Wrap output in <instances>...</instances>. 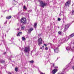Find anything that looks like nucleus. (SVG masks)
<instances>
[{
	"label": "nucleus",
	"mask_w": 74,
	"mask_h": 74,
	"mask_svg": "<svg viewBox=\"0 0 74 74\" xmlns=\"http://www.w3.org/2000/svg\"><path fill=\"white\" fill-rule=\"evenodd\" d=\"M21 22L23 24H25L26 23V18H23L21 20Z\"/></svg>",
	"instance_id": "3"
},
{
	"label": "nucleus",
	"mask_w": 74,
	"mask_h": 74,
	"mask_svg": "<svg viewBox=\"0 0 74 74\" xmlns=\"http://www.w3.org/2000/svg\"><path fill=\"white\" fill-rule=\"evenodd\" d=\"M48 48L47 47H46L45 48V50H46V51H47V50H48Z\"/></svg>",
	"instance_id": "22"
},
{
	"label": "nucleus",
	"mask_w": 74,
	"mask_h": 74,
	"mask_svg": "<svg viewBox=\"0 0 74 74\" xmlns=\"http://www.w3.org/2000/svg\"><path fill=\"white\" fill-rule=\"evenodd\" d=\"M42 48H44V46H42Z\"/></svg>",
	"instance_id": "36"
},
{
	"label": "nucleus",
	"mask_w": 74,
	"mask_h": 74,
	"mask_svg": "<svg viewBox=\"0 0 74 74\" xmlns=\"http://www.w3.org/2000/svg\"><path fill=\"white\" fill-rule=\"evenodd\" d=\"M17 29L18 30H19V28H18Z\"/></svg>",
	"instance_id": "39"
},
{
	"label": "nucleus",
	"mask_w": 74,
	"mask_h": 74,
	"mask_svg": "<svg viewBox=\"0 0 74 74\" xmlns=\"http://www.w3.org/2000/svg\"><path fill=\"white\" fill-rule=\"evenodd\" d=\"M74 49V47H73V49L71 48V47L69 46L68 47H66V50H67V51H73V50Z\"/></svg>",
	"instance_id": "4"
},
{
	"label": "nucleus",
	"mask_w": 74,
	"mask_h": 74,
	"mask_svg": "<svg viewBox=\"0 0 74 74\" xmlns=\"http://www.w3.org/2000/svg\"><path fill=\"white\" fill-rule=\"evenodd\" d=\"M22 40H23V41H25L26 40V38H24V37H22Z\"/></svg>",
	"instance_id": "17"
},
{
	"label": "nucleus",
	"mask_w": 74,
	"mask_h": 74,
	"mask_svg": "<svg viewBox=\"0 0 74 74\" xmlns=\"http://www.w3.org/2000/svg\"><path fill=\"white\" fill-rule=\"evenodd\" d=\"M22 32H18V34L17 35V36H20V35H21V34H22Z\"/></svg>",
	"instance_id": "13"
},
{
	"label": "nucleus",
	"mask_w": 74,
	"mask_h": 74,
	"mask_svg": "<svg viewBox=\"0 0 74 74\" xmlns=\"http://www.w3.org/2000/svg\"><path fill=\"white\" fill-rule=\"evenodd\" d=\"M40 74H45V73H42V72L40 73Z\"/></svg>",
	"instance_id": "29"
},
{
	"label": "nucleus",
	"mask_w": 74,
	"mask_h": 74,
	"mask_svg": "<svg viewBox=\"0 0 74 74\" xmlns=\"http://www.w3.org/2000/svg\"><path fill=\"white\" fill-rule=\"evenodd\" d=\"M70 24H68L67 25H66L65 26V29H64V31H66L67 29H68V28L69 27Z\"/></svg>",
	"instance_id": "7"
},
{
	"label": "nucleus",
	"mask_w": 74,
	"mask_h": 74,
	"mask_svg": "<svg viewBox=\"0 0 74 74\" xmlns=\"http://www.w3.org/2000/svg\"><path fill=\"white\" fill-rule=\"evenodd\" d=\"M25 26L24 25H22L21 27V29L22 30H23L25 29Z\"/></svg>",
	"instance_id": "10"
},
{
	"label": "nucleus",
	"mask_w": 74,
	"mask_h": 74,
	"mask_svg": "<svg viewBox=\"0 0 74 74\" xmlns=\"http://www.w3.org/2000/svg\"><path fill=\"white\" fill-rule=\"evenodd\" d=\"M58 21H60L61 20V19L60 18H58Z\"/></svg>",
	"instance_id": "24"
},
{
	"label": "nucleus",
	"mask_w": 74,
	"mask_h": 74,
	"mask_svg": "<svg viewBox=\"0 0 74 74\" xmlns=\"http://www.w3.org/2000/svg\"><path fill=\"white\" fill-rule=\"evenodd\" d=\"M8 31L7 32L8 33Z\"/></svg>",
	"instance_id": "43"
},
{
	"label": "nucleus",
	"mask_w": 74,
	"mask_h": 74,
	"mask_svg": "<svg viewBox=\"0 0 74 74\" xmlns=\"http://www.w3.org/2000/svg\"><path fill=\"white\" fill-rule=\"evenodd\" d=\"M30 62L31 63H34V61H30Z\"/></svg>",
	"instance_id": "20"
},
{
	"label": "nucleus",
	"mask_w": 74,
	"mask_h": 74,
	"mask_svg": "<svg viewBox=\"0 0 74 74\" xmlns=\"http://www.w3.org/2000/svg\"><path fill=\"white\" fill-rule=\"evenodd\" d=\"M8 74H12V73H11V72H8Z\"/></svg>",
	"instance_id": "27"
},
{
	"label": "nucleus",
	"mask_w": 74,
	"mask_h": 74,
	"mask_svg": "<svg viewBox=\"0 0 74 74\" xmlns=\"http://www.w3.org/2000/svg\"><path fill=\"white\" fill-rule=\"evenodd\" d=\"M54 66H55V64H53V67Z\"/></svg>",
	"instance_id": "31"
},
{
	"label": "nucleus",
	"mask_w": 74,
	"mask_h": 74,
	"mask_svg": "<svg viewBox=\"0 0 74 74\" xmlns=\"http://www.w3.org/2000/svg\"><path fill=\"white\" fill-rule=\"evenodd\" d=\"M11 16H7L6 17V19H11Z\"/></svg>",
	"instance_id": "14"
},
{
	"label": "nucleus",
	"mask_w": 74,
	"mask_h": 74,
	"mask_svg": "<svg viewBox=\"0 0 74 74\" xmlns=\"http://www.w3.org/2000/svg\"><path fill=\"white\" fill-rule=\"evenodd\" d=\"M38 1L40 2V7H42L43 8H44V7L47 5V3L41 1V0H38Z\"/></svg>",
	"instance_id": "2"
},
{
	"label": "nucleus",
	"mask_w": 74,
	"mask_h": 74,
	"mask_svg": "<svg viewBox=\"0 0 74 74\" xmlns=\"http://www.w3.org/2000/svg\"><path fill=\"white\" fill-rule=\"evenodd\" d=\"M40 49H42V47H40Z\"/></svg>",
	"instance_id": "42"
},
{
	"label": "nucleus",
	"mask_w": 74,
	"mask_h": 74,
	"mask_svg": "<svg viewBox=\"0 0 74 74\" xmlns=\"http://www.w3.org/2000/svg\"><path fill=\"white\" fill-rule=\"evenodd\" d=\"M15 71H16V72L18 71V68H15Z\"/></svg>",
	"instance_id": "19"
},
{
	"label": "nucleus",
	"mask_w": 74,
	"mask_h": 74,
	"mask_svg": "<svg viewBox=\"0 0 74 74\" xmlns=\"http://www.w3.org/2000/svg\"><path fill=\"white\" fill-rule=\"evenodd\" d=\"M12 39H13V40H14V38H12Z\"/></svg>",
	"instance_id": "45"
},
{
	"label": "nucleus",
	"mask_w": 74,
	"mask_h": 74,
	"mask_svg": "<svg viewBox=\"0 0 74 74\" xmlns=\"http://www.w3.org/2000/svg\"><path fill=\"white\" fill-rule=\"evenodd\" d=\"M65 69H64V70H65Z\"/></svg>",
	"instance_id": "46"
},
{
	"label": "nucleus",
	"mask_w": 74,
	"mask_h": 74,
	"mask_svg": "<svg viewBox=\"0 0 74 74\" xmlns=\"http://www.w3.org/2000/svg\"><path fill=\"white\" fill-rule=\"evenodd\" d=\"M56 40L54 39L53 40V42H56Z\"/></svg>",
	"instance_id": "25"
},
{
	"label": "nucleus",
	"mask_w": 74,
	"mask_h": 74,
	"mask_svg": "<svg viewBox=\"0 0 74 74\" xmlns=\"http://www.w3.org/2000/svg\"><path fill=\"white\" fill-rule=\"evenodd\" d=\"M71 13V14L72 15H74V10H72Z\"/></svg>",
	"instance_id": "15"
},
{
	"label": "nucleus",
	"mask_w": 74,
	"mask_h": 74,
	"mask_svg": "<svg viewBox=\"0 0 74 74\" xmlns=\"http://www.w3.org/2000/svg\"><path fill=\"white\" fill-rule=\"evenodd\" d=\"M74 36V33L69 36V37L71 38Z\"/></svg>",
	"instance_id": "12"
},
{
	"label": "nucleus",
	"mask_w": 74,
	"mask_h": 74,
	"mask_svg": "<svg viewBox=\"0 0 74 74\" xmlns=\"http://www.w3.org/2000/svg\"><path fill=\"white\" fill-rule=\"evenodd\" d=\"M58 69H54L52 71V73L53 74H55L57 71H58Z\"/></svg>",
	"instance_id": "8"
},
{
	"label": "nucleus",
	"mask_w": 74,
	"mask_h": 74,
	"mask_svg": "<svg viewBox=\"0 0 74 74\" xmlns=\"http://www.w3.org/2000/svg\"><path fill=\"white\" fill-rule=\"evenodd\" d=\"M14 2H15V0H14Z\"/></svg>",
	"instance_id": "41"
},
{
	"label": "nucleus",
	"mask_w": 74,
	"mask_h": 74,
	"mask_svg": "<svg viewBox=\"0 0 74 74\" xmlns=\"http://www.w3.org/2000/svg\"><path fill=\"white\" fill-rule=\"evenodd\" d=\"M70 3H71V2L70 1H68L65 3L66 6V7H69V5H70L71 4Z\"/></svg>",
	"instance_id": "6"
},
{
	"label": "nucleus",
	"mask_w": 74,
	"mask_h": 74,
	"mask_svg": "<svg viewBox=\"0 0 74 74\" xmlns=\"http://www.w3.org/2000/svg\"><path fill=\"white\" fill-rule=\"evenodd\" d=\"M23 8L25 10H27V8H26V6H24Z\"/></svg>",
	"instance_id": "21"
},
{
	"label": "nucleus",
	"mask_w": 74,
	"mask_h": 74,
	"mask_svg": "<svg viewBox=\"0 0 74 74\" xmlns=\"http://www.w3.org/2000/svg\"><path fill=\"white\" fill-rule=\"evenodd\" d=\"M63 16L64 17V15H63Z\"/></svg>",
	"instance_id": "40"
},
{
	"label": "nucleus",
	"mask_w": 74,
	"mask_h": 74,
	"mask_svg": "<svg viewBox=\"0 0 74 74\" xmlns=\"http://www.w3.org/2000/svg\"><path fill=\"white\" fill-rule=\"evenodd\" d=\"M37 23H35L34 24V27H35V28L36 29V28L37 27Z\"/></svg>",
	"instance_id": "16"
},
{
	"label": "nucleus",
	"mask_w": 74,
	"mask_h": 74,
	"mask_svg": "<svg viewBox=\"0 0 74 74\" xmlns=\"http://www.w3.org/2000/svg\"><path fill=\"white\" fill-rule=\"evenodd\" d=\"M58 66H55V67H54V68L55 69H57V68H58Z\"/></svg>",
	"instance_id": "28"
},
{
	"label": "nucleus",
	"mask_w": 74,
	"mask_h": 74,
	"mask_svg": "<svg viewBox=\"0 0 74 74\" xmlns=\"http://www.w3.org/2000/svg\"><path fill=\"white\" fill-rule=\"evenodd\" d=\"M4 24H7V21H6L5 22V23H4Z\"/></svg>",
	"instance_id": "30"
},
{
	"label": "nucleus",
	"mask_w": 74,
	"mask_h": 74,
	"mask_svg": "<svg viewBox=\"0 0 74 74\" xmlns=\"http://www.w3.org/2000/svg\"><path fill=\"white\" fill-rule=\"evenodd\" d=\"M28 12H31V11L30 10H28Z\"/></svg>",
	"instance_id": "35"
},
{
	"label": "nucleus",
	"mask_w": 74,
	"mask_h": 74,
	"mask_svg": "<svg viewBox=\"0 0 74 74\" xmlns=\"http://www.w3.org/2000/svg\"><path fill=\"white\" fill-rule=\"evenodd\" d=\"M14 1H13V3H12V4H14V3H14Z\"/></svg>",
	"instance_id": "33"
},
{
	"label": "nucleus",
	"mask_w": 74,
	"mask_h": 74,
	"mask_svg": "<svg viewBox=\"0 0 74 74\" xmlns=\"http://www.w3.org/2000/svg\"><path fill=\"white\" fill-rule=\"evenodd\" d=\"M58 33L59 34H62V32H58Z\"/></svg>",
	"instance_id": "23"
},
{
	"label": "nucleus",
	"mask_w": 74,
	"mask_h": 74,
	"mask_svg": "<svg viewBox=\"0 0 74 74\" xmlns=\"http://www.w3.org/2000/svg\"><path fill=\"white\" fill-rule=\"evenodd\" d=\"M58 58H57V60L58 59Z\"/></svg>",
	"instance_id": "44"
},
{
	"label": "nucleus",
	"mask_w": 74,
	"mask_h": 74,
	"mask_svg": "<svg viewBox=\"0 0 74 74\" xmlns=\"http://www.w3.org/2000/svg\"><path fill=\"white\" fill-rule=\"evenodd\" d=\"M44 45H45V46L46 47H47V45H46L45 44H44Z\"/></svg>",
	"instance_id": "32"
},
{
	"label": "nucleus",
	"mask_w": 74,
	"mask_h": 74,
	"mask_svg": "<svg viewBox=\"0 0 74 74\" xmlns=\"http://www.w3.org/2000/svg\"><path fill=\"white\" fill-rule=\"evenodd\" d=\"M4 62H5V61L3 60H1V63H4Z\"/></svg>",
	"instance_id": "18"
},
{
	"label": "nucleus",
	"mask_w": 74,
	"mask_h": 74,
	"mask_svg": "<svg viewBox=\"0 0 74 74\" xmlns=\"http://www.w3.org/2000/svg\"><path fill=\"white\" fill-rule=\"evenodd\" d=\"M33 30V28H31L29 30H28V31L29 32V33L30 32L32 31Z\"/></svg>",
	"instance_id": "11"
},
{
	"label": "nucleus",
	"mask_w": 74,
	"mask_h": 74,
	"mask_svg": "<svg viewBox=\"0 0 74 74\" xmlns=\"http://www.w3.org/2000/svg\"><path fill=\"white\" fill-rule=\"evenodd\" d=\"M54 50L55 53H58L59 50L58 49V47H57L55 49H54Z\"/></svg>",
	"instance_id": "9"
},
{
	"label": "nucleus",
	"mask_w": 74,
	"mask_h": 74,
	"mask_svg": "<svg viewBox=\"0 0 74 74\" xmlns=\"http://www.w3.org/2000/svg\"><path fill=\"white\" fill-rule=\"evenodd\" d=\"M4 54H6V52H5L4 53Z\"/></svg>",
	"instance_id": "34"
},
{
	"label": "nucleus",
	"mask_w": 74,
	"mask_h": 74,
	"mask_svg": "<svg viewBox=\"0 0 74 74\" xmlns=\"http://www.w3.org/2000/svg\"><path fill=\"white\" fill-rule=\"evenodd\" d=\"M59 45H58V44L57 45L58 47H60V43H59Z\"/></svg>",
	"instance_id": "26"
},
{
	"label": "nucleus",
	"mask_w": 74,
	"mask_h": 74,
	"mask_svg": "<svg viewBox=\"0 0 74 74\" xmlns=\"http://www.w3.org/2000/svg\"><path fill=\"white\" fill-rule=\"evenodd\" d=\"M58 29H59L60 28H59V27H58Z\"/></svg>",
	"instance_id": "38"
},
{
	"label": "nucleus",
	"mask_w": 74,
	"mask_h": 74,
	"mask_svg": "<svg viewBox=\"0 0 74 74\" xmlns=\"http://www.w3.org/2000/svg\"><path fill=\"white\" fill-rule=\"evenodd\" d=\"M30 51V47L29 46L26 47L25 48L24 50V53L25 54L26 56H29V52Z\"/></svg>",
	"instance_id": "1"
},
{
	"label": "nucleus",
	"mask_w": 74,
	"mask_h": 74,
	"mask_svg": "<svg viewBox=\"0 0 74 74\" xmlns=\"http://www.w3.org/2000/svg\"><path fill=\"white\" fill-rule=\"evenodd\" d=\"M3 36H4V33H3Z\"/></svg>",
	"instance_id": "37"
},
{
	"label": "nucleus",
	"mask_w": 74,
	"mask_h": 74,
	"mask_svg": "<svg viewBox=\"0 0 74 74\" xmlns=\"http://www.w3.org/2000/svg\"><path fill=\"white\" fill-rule=\"evenodd\" d=\"M38 45L40 46V45L42 44V39H41V38L39 39L38 41Z\"/></svg>",
	"instance_id": "5"
}]
</instances>
